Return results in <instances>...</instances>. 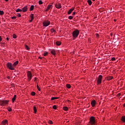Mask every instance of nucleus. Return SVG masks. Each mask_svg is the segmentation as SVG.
I'll return each instance as SVG.
<instances>
[{
  "instance_id": "f257e3e1",
  "label": "nucleus",
  "mask_w": 125,
  "mask_h": 125,
  "mask_svg": "<svg viewBox=\"0 0 125 125\" xmlns=\"http://www.w3.org/2000/svg\"><path fill=\"white\" fill-rule=\"evenodd\" d=\"M79 35H80V30L78 29L74 30L72 32L73 39L75 40V39H77V38H78V37L79 36Z\"/></svg>"
},
{
  "instance_id": "f03ea898",
  "label": "nucleus",
  "mask_w": 125,
  "mask_h": 125,
  "mask_svg": "<svg viewBox=\"0 0 125 125\" xmlns=\"http://www.w3.org/2000/svg\"><path fill=\"white\" fill-rule=\"evenodd\" d=\"M9 102V100H0V105L2 106H6L8 104Z\"/></svg>"
},
{
  "instance_id": "7ed1b4c3",
  "label": "nucleus",
  "mask_w": 125,
  "mask_h": 125,
  "mask_svg": "<svg viewBox=\"0 0 125 125\" xmlns=\"http://www.w3.org/2000/svg\"><path fill=\"white\" fill-rule=\"evenodd\" d=\"M89 124L91 125H95V124H96V121L95 120V117L92 116L90 118Z\"/></svg>"
},
{
  "instance_id": "20e7f679",
  "label": "nucleus",
  "mask_w": 125,
  "mask_h": 125,
  "mask_svg": "<svg viewBox=\"0 0 125 125\" xmlns=\"http://www.w3.org/2000/svg\"><path fill=\"white\" fill-rule=\"evenodd\" d=\"M27 78H28L27 80H28V82H30V81H31V80H32V78L33 77L32 72H31V71H27Z\"/></svg>"
},
{
  "instance_id": "39448f33",
  "label": "nucleus",
  "mask_w": 125,
  "mask_h": 125,
  "mask_svg": "<svg viewBox=\"0 0 125 125\" xmlns=\"http://www.w3.org/2000/svg\"><path fill=\"white\" fill-rule=\"evenodd\" d=\"M102 78H103V77L101 75L98 76L97 81V84H101V83H102Z\"/></svg>"
},
{
  "instance_id": "423d86ee",
  "label": "nucleus",
  "mask_w": 125,
  "mask_h": 125,
  "mask_svg": "<svg viewBox=\"0 0 125 125\" xmlns=\"http://www.w3.org/2000/svg\"><path fill=\"white\" fill-rule=\"evenodd\" d=\"M6 66L9 70H11L12 71H13L14 70V67L13 66V65H12V64L10 62H8L6 64Z\"/></svg>"
},
{
  "instance_id": "0eeeda50",
  "label": "nucleus",
  "mask_w": 125,
  "mask_h": 125,
  "mask_svg": "<svg viewBox=\"0 0 125 125\" xmlns=\"http://www.w3.org/2000/svg\"><path fill=\"white\" fill-rule=\"evenodd\" d=\"M50 25V21L48 20L44 21L43 22V26L44 27H47V26H49Z\"/></svg>"
},
{
  "instance_id": "6e6552de",
  "label": "nucleus",
  "mask_w": 125,
  "mask_h": 125,
  "mask_svg": "<svg viewBox=\"0 0 125 125\" xmlns=\"http://www.w3.org/2000/svg\"><path fill=\"white\" fill-rule=\"evenodd\" d=\"M55 7L57 8V9H60V8H62V6L60 3H57L55 4Z\"/></svg>"
},
{
  "instance_id": "1a4fd4ad",
  "label": "nucleus",
  "mask_w": 125,
  "mask_h": 125,
  "mask_svg": "<svg viewBox=\"0 0 125 125\" xmlns=\"http://www.w3.org/2000/svg\"><path fill=\"white\" fill-rule=\"evenodd\" d=\"M91 104L92 107H95V105L96 104V101L95 100H93L91 102Z\"/></svg>"
},
{
  "instance_id": "9d476101",
  "label": "nucleus",
  "mask_w": 125,
  "mask_h": 125,
  "mask_svg": "<svg viewBox=\"0 0 125 125\" xmlns=\"http://www.w3.org/2000/svg\"><path fill=\"white\" fill-rule=\"evenodd\" d=\"M22 11L23 12H27L28 11V6H25L24 7H23L22 8Z\"/></svg>"
},
{
  "instance_id": "9b49d317",
  "label": "nucleus",
  "mask_w": 125,
  "mask_h": 125,
  "mask_svg": "<svg viewBox=\"0 0 125 125\" xmlns=\"http://www.w3.org/2000/svg\"><path fill=\"white\" fill-rule=\"evenodd\" d=\"M50 8H52V5H48L45 10V11H48Z\"/></svg>"
},
{
  "instance_id": "f8f14e48",
  "label": "nucleus",
  "mask_w": 125,
  "mask_h": 125,
  "mask_svg": "<svg viewBox=\"0 0 125 125\" xmlns=\"http://www.w3.org/2000/svg\"><path fill=\"white\" fill-rule=\"evenodd\" d=\"M74 10H75V8H73L69 9V10L68 12V14H69V15L71 14L72 13V12H73V11H74Z\"/></svg>"
},
{
  "instance_id": "ddd939ff",
  "label": "nucleus",
  "mask_w": 125,
  "mask_h": 125,
  "mask_svg": "<svg viewBox=\"0 0 125 125\" xmlns=\"http://www.w3.org/2000/svg\"><path fill=\"white\" fill-rule=\"evenodd\" d=\"M19 63V62L18 61H17L16 62H15L13 64L14 68V67H16V66H17V65H18Z\"/></svg>"
},
{
  "instance_id": "4468645a",
  "label": "nucleus",
  "mask_w": 125,
  "mask_h": 125,
  "mask_svg": "<svg viewBox=\"0 0 125 125\" xmlns=\"http://www.w3.org/2000/svg\"><path fill=\"white\" fill-rule=\"evenodd\" d=\"M107 81H111V80H113V76H108L106 78Z\"/></svg>"
},
{
  "instance_id": "2eb2a0df",
  "label": "nucleus",
  "mask_w": 125,
  "mask_h": 125,
  "mask_svg": "<svg viewBox=\"0 0 125 125\" xmlns=\"http://www.w3.org/2000/svg\"><path fill=\"white\" fill-rule=\"evenodd\" d=\"M30 18H31V20L30 21V22H32L33 20H34V14H31Z\"/></svg>"
},
{
  "instance_id": "dca6fc26",
  "label": "nucleus",
  "mask_w": 125,
  "mask_h": 125,
  "mask_svg": "<svg viewBox=\"0 0 125 125\" xmlns=\"http://www.w3.org/2000/svg\"><path fill=\"white\" fill-rule=\"evenodd\" d=\"M8 122V121H7V120H5L2 122V125H6V124H7Z\"/></svg>"
},
{
  "instance_id": "f3484780",
  "label": "nucleus",
  "mask_w": 125,
  "mask_h": 125,
  "mask_svg": "<svg viewBox=\"0 0 125 125\" xmlns=\"http://www.w3.org/2000/svg\"><path fill=\"white\" fill-rule=\"evenodd\" d=\"M35 6H34V5H32L30 8V11H33V10H34V8Z\"/></svg>"
},
{
  "instance_id": "a211bd4d",
  "label": "nucleus",
  "mask_w": 125,
  "mask_h": 125,
  "mask_svg": "<svg viewBox=\"0 0 125 125\" xmlns=\"http://www.w3.org/2000/svg\"><path fill=\"white\" fill-rule=\"evenodd\" d=\"M12 102H14V101H15V100H16V95H14L13 98L12 99Z\"/></svg>"
},
{
  "instance_id": "6ab92c4d",
  "label": "nucleus",
  "mask_w": 125,
  "mask_h": 125,
  "mask_svg": "<svg viewBox=\"0 0 125 125\" xmlns=\"http://www.w3.org/2000/svg\"><path fill=\"white\" fill-rule=\"evenodd\" d=\"M59 97H52L51 99V101H53V100H56V99H59Z\"/></svg>"
},
{
  "instance_id": "aec40b11",
  "label": "nucleus",
  "mask_w": 125,
  "mask_h": 125,
  "mask_svg": "<svg viewBox=\"0 0 125 125\" xmlns=\"http://www.w3.org/2000/svg\"><path fill=\"white\" fill-rule=\"evenodd\" d=\"M33 110H34V114H37V107H36V106L33 107Z\"/></svg>"
},
{
  "instance_id": "412c9836",
  "label": "nucleus",
  "mask_w": 125,
  "mask_h": 125,
  "mask_svg": "<svg viewBox=\"0 0 125 125\" xmlns=\"http://www.w3.org/2000/svg\"><path fill=\"white\" fill-rule=\"evenodd\" d=\"M51 53L53 55H55V54H56V53H55V50H53L51 51Z\"/></svg>"
},
{
  "instance_id": "4be33fe9",
  "label": "nucleus",
  "mask_w": 125,
  "mask_h": 125,
  "mask_svg": "<svg viewBox=\"0 0 125 125\" xmlns=\"http://www.w3.org/2000/svg\"><path fill=\"white\" fill-rule=\"evenodd\" d=\"M87 2H88L89 5H91V4H92V2L91 1V0H88Z\"/></svg>"
},
{
  "instance_id": "5701e85b",
  "label": "nucleus",
  "mask_w": 125,
  "mask_h": 125,
  "mask_svg": "<svg viewBox=\"0 0 125 125\" xmlns=\"http://www.w3.org/2000/svg\"><path fill=\"white\" fill-rule=\"evenodd\" d=\"M57 45H61V42H59V41H57L56 42Z\"/></svg>"
},
{
  "instance_id": "b1692460",
  "label": "nucleus",
  "mask_w": 125,
  "mask_h": 125,
  "mask_svg": "<svg viewBox=\"0 0 125 125\" xmlns=\"http://www.w3.org/2000/svg\"><path fill=\"white\" fill-rule=\"evenodd\" d=\"M121 120L123 123H125V116H122Z\"/></svg>"
},
{
  "instance_id": "393cba45",
  "label": "nucleus",
  "mask_w": 125,
  "mask_h": 125,
  "mask_svg": "<svg viewBox=\"0 0 125 125\" xmlns=\"http://www.w3.org/2000/svg\"><path fill=\"white\" fill-rule=\"evenodd\" d=\"M16 12H22V10L21 9H17L16 10Z\"/></svg>"
},
{
  "instance_id": "a878e982",
  "label": "nucleus",
  "mask_w": 125,
  "mask_h": 125,
  "mask_svg": "<svg viewBox=\"0 0 125 125\" xmlns=\"http://www.w3.org/2000/svg\"><path fill=\"white\" fill-rule=\"evenodd\" d=\"M63 110H64V111H68V107L67 106L63 107Z\"/></svg>"
},
{
  "instance_id": "bb28decb",
  "label": "nucleus",
  "mask_w": 125,
  "mask_h": 125,
  "mask_svg": "<svg viewBox=\"0 0 125 125\" xmlns=\"http://www.w3.org/2000/svg\"><path fill=\"white\" fill-rule=\"evenodd\" d=\"M48 123L49 125H53V122L51 120H49Z\"/></svg>"
},
{
  "instance_id": "cd10ccee",
  "label": "nucleus",
  "mask_w": 125,
  "mask_h": 125,
  "mask_svg": "<svg viewBox=\"0 0 125 125\" xmlns=\"http://www.w3.org/2000/svg\"><path fill=\"white\" fill-rule=\"evenodd\" d=\"M25 49H27V50H30V48L29 47L28 45H25Z\"/></svg>"
},
{
  "instance_id": "c85d7f7f",
  "label": "nucleus",
  "mask_w": 125,
  "mask_h": 125,
  "mask_svg": "<svg viewBox=\"0 0 125 125\" xmlns=\"http://www.w3.org/2000/svg\"><path fill=\"white\" fill-rule=\"evenodd\" d=\"M3 14H4V12L2 10H0V15H3Z\"/></svg>"
},
{
  "instance_id": "c756f323",
  "label": "nucleus",
  "mask_w": 125,
  "mask_h": 125,
  "mask_svg": "<svg viewBox=\"0 0 125 125\" xmlns=\"http://www.w3.org/2000/svg\"><path fill=\"white\" fill-rule=\"evenodd\" d=\"M66 86L67 88H71V84H67Z\"/></svg>"
},
{
  "instance_id": "7c9ffc66",
  "label": "nucleus",
  "mask_w": 125,
  "mask_h": 125,
  "mask_svg": "<svg viewBox=\"0 0 125 125\" xmlns=\"http://www.w3.org/2000/svg\"><path fill=\"white\" fill-rule=\"evenodd\" d=\"M53 108L54 110H56L57 109V106L56 105L53 106Z\"/></svg>"
},
{
  "instance_id": "2f4dec72",
  "label": "nucleus",
  "mask_w": 125,
  "mask_h": 125,
  "mask_svg": "<svg viewBox=\"0 0 125 125\" xmlns=\"http://www.w3.org/2000/svg\"><path fill=\"white\" fill-rule=\"evenodd\" d=\"M42 3H43V2H42V0H40L39 1V4L42 5Z\"/></svg>"
},
{
  "instance_id": "473e14b6",
  "label": "nucleus",
  "mask_w": 125,
  "mask_h": 125,
  "mask_svg": "<svg viewBox=\"0 0 125 125\" xmlns=\"http://www.w3.org/2000/svg\"><path fill=\"white\" fill-rule=\"evenodd\" d=\"M7 110L8 112H11V111H12V109H11V107H8Z\"/></svg>"
},
{
  "instance_id": "72a5a7b5",
  "label": "nucleus",
  "mask_w": 125,
  "mask_h": 125,
  "mask_svg": "<svg viewBox=\"0 0 125 125\" xmlns=\"http://www.w3.org/2000/svg\"><path fill=\"white\" fill-rule=\"evenodd\" d=\"M51 33H55V29L52 28L51 29Z\"/></svg>"
},
{
  "instance_id": "f704fd0d",
  "label": "nucleus",
  "mask_w": 125,
  "mask_h": 125,
  "mask_svg": "<svg viewBox=\"0 0 125 125\" xmlns=\"http://www.w3.org/2000/svg\"><path fill=\"white\" fill-rule=\"evenodd\" d=\"M31 95H32V96H35L36 95V93L35 92H32Z\"/></svg>"
},
{
  "instance_id": "c9c22d12",
  "label": "nucleus",
  "mask_w": 125,
  "mask_h": 125,
  "mask_svg": "<svg viewBox=\"0 0 125 125\" xmlns=\"http://www.w3.org/2000/svg\"><path fill=\"white\" fill-rule=\"evenodd\" d=\"M73 17L72 16H70L68 17V19H69V20H72V19H73Z\"/></svg>"
},
{
  "instance_id": "e433bc0d",
  "label": "nucleus",
  "mask_w": 125,
  "mask_h": 125,
  "mask_svg": "<svg viewBox=\"0 0 125 125\" xmlns=\"http://www.w3.org/2000/svg\"><path fill=\"white\" fill-rule=\"evenodd\" d=\"M47 54H48V52H45L44 53L43 56H46V55H47Z\"/></svg>"
},
{
  "instance_id": "4c0bfd02",
  "label": "nucleus",
  "mask_w": 125,
  "mask_h": 125,
  "mask_svg": "<svg viewBox=\"0 0 125 125\" xmlns=\"http://www.w3.org/2000/svg\"><path fill=\"white\" fill-rule=\"evenodd\" d=\"M13 39H16V38H17V36L16 35V34H13Z\"/></svg>"
},
{
  "instance_id": "58836bf2",
  "label": "nucleus",
  "mask_w": 125,
  "mask_h": 125,
  "mask_svg": "<svg viewBox=\"0 0 125 125\" xmlns=\"http://www.w3.org/2000/svg\"><path fill=\"white\" fill-rule=\"evenodd\" d=\"M37 87L39 91H41V88L39 86V85H37Z\"/></svg>"
},
{
  "instance_id": "ea45409f",
  "label": "nucleus",
  "mask_w": 125,
  "mask_h": 125,
  "mask_svg": "<svg viewBox=\"0 0 125 125\" xmlns=\"http://www.w3.org/2000/svg\"><path fill=\"white\" fill-rule=\"evenodd\" d=\"M16 18H17V17H15V16H13L11 18V19H13V20H15L16 19Z\"/></svg>"
},
{
  "instance_id": "a19ab883",
  "label": "nucleus",
  "mask_w": 125,
  "mask_h": 125,
  "mask_svg": "<svg viewBox=\"0 0 125 125\" xmlns=\"http://www.w3.org/2000/svg\"><path fill=\"white\" fill-rule=\"evenodd\" d=\"M115 60H116V58L115 57L111 58V61H115Z\"/></svg>"
},
{
  "instance_id": "79ce46f5",
  "label": "nucleus",
  "mask_w": 125,
  "mask_h": 125,
  "mask_svg": "<svg viewBox=\"0 0 125 125\" xmlns=\"http://www.w3.org/2000/svg\"><path fill=\"white\" fill-rule=\"evenodd\" d=\"M17 16L18 17H21V14H20V13H18Z\"/></svg>"
},
{
  "instance_id": "37998d69",
  "label": "nucleus",
  "mask_w": 125,
  "mask_h": 125,
  "mask_svg": "<svg viewBox=\"0 0 125 125\" xmlns=\"http://www.w3.org/2000/svg\"><path fill=\"white\" fill-rule=\"evenodd\" d=\"M96 36L97 38H99V34H98V33H96Z\"/></svg>"
},
{
  "instance_id": "c03bdc74",
  "label": "nucleus",
  "mask_w": 125,
  "mask_h": 125,
  "mask_svg": "<svg viewBox=\"0 0 125 125\" xmlns=\"http://www.w3.org/2000/svg\"><path fill=\"white\" fill-rule=\"evenodd\" d=\"M2 41V38H1V36H0V42Z\"/></svg>"
},
{
  "instance_id": "a18cd8bd",
  "label": "nucleus",
  "mask_w": 125,
  "mask_h": 125,
  "mask_svg": "<svg viewBox=\"0 0 125 125\" xmlns=\"http://www.w3.org/2000/svg\"><path fill=\"white\" fill-rule=\"evenodd\" d=\"M0 43L1 44H2V45H4V44H5V42H1Z\"/></svg>"
},
{
  "instance_id": "49530a36",
  "label": "nucleus",
  "mask_w": 125,
  "mask_h": 125,
  "mask_svg": "<svg viewBox=\"0 0 125 125\" xmlns=\"http://www.w3.org/2000/svg\"><path fill=\"white\" fill-rule=\"evenodd\" d=\"M37 77H35V78H34V82L37 81Z\"/></svg>"
},
{
  "instance_id": "de8ad7c7",
  "label": "nucleus",
  "mask_w": 125,
  "mask_h": 125,
  "mask_svg": "<svg viewBox=\"0 0 125 125\" xmlns=\"http://www.w3.org/2000/svg\"><path fill=\"white\" fill-rule=\"evenodd\" d=\"M76 14V12H74L73 13H72V15H75Z\"/></svg>"
},
{
  "instance_id": "09e8293b",
  "label": "nucleus",
  "mask_w": 125,
  "mask_h": 125,
  "mask_svg": "<svg viewBox=\"0 0 125 125\" xmlns=\"http://www.w3.org/2000/svg\"><path fill=\"white\" fill-rule=\"evenodd\" d=\"M6 40H7V41H9V38H8V37H7V38H6Z\"/></svg>"
},
{
  "instance_id": "8fccbe9b",
  "label": "nucleus",
  "mask_w": 125,
  "mask_h": 125,
  "mask_svg": "<svg viewBox=\"0 0 125 125\" xmlns=\"http://www.w3.org/2000/svg\"><path fill=\"white\" fill-rule=\"evenodd\" d=\"M39 59H42V58L41 57H39Z\"/></svg>"
},
{
  "instance_id": "3c124183",
  "label": "nucleus",
  "mask_w": 125,
  "mask_h": 125,
  "mask_svg": "<svg viewBox=\"0 0 125 125\" xmlns=\"http://www.w3.org/2000/svg\"><path fill=\"white\" fill-rule=\"evenodd\" d=\"M114 21L115 22H116V21H117V20L114 19Z\"/></svg>"
},
{
  "instance_id": "603ef678",
  "label": "nucleus",
  "mask_w": 125,
  "mask_h": 125,
  "mask_svg": "<svg viewBox=\"0 0 125 125\" xmlns=\"http://www.w3.org/2000/svg\"><path fill=\"white\" fill-rule=\"evenodd\" d=\"M5 1H8L9 0H5Z\"/></svg>"
},
{
  "instance_id": "864d4df0",
  "label": "nucleus",
  "mask_w": 125,
  "mask_h": 125,
  "mask_svg": "<svg viewBox=\"0 0 125 125\" xmlns=\"http://www.w3.org/2000/svg\"><path fill=\"white\" fill-rule=\"evenodd\" d=\"M124 106L125 107V103L124 104Z\"/></svg>"
},
{
  "instance_id": "5fc2aeb1",
  "label": "nucleus",
  "mask_w": 125,
  "mask_h": 125,
  "mask_svg": "<svg viewBox=\"0 0 125 125\" xmlns=\"http://www.w3.org/2000/svg\"><path fill=\"white\" fill-rule=\"evenodd\" d=\"M93 0V1H95V0Z\"/></svg>"
},
{
  "instance_id": "6e6d98bb",
  "label": "nucleus",
  "mask_w": 125,
  "mask_h": 125,
  "mask_svg": "<svg viewBox=\"0 0 125 125\" xmlns=\"http://www.w3.org/2000/svg\"><path fill=\"white\" fill-rule=\"evenodd\" d=\"M8 79H9V77H8Z\"/></svg>"
},
{
  "instance_id": "4d7b16f0",
  "label": "nucleus",
  "mask_w": 125,
  "mask_h": 125,
  "mask_svg": "<svg viewBox=\"0 0 125 125\" xmlns=\"http://www.w3.org/2000/svg\"><path fill=\"white\" fill-rule=\"evenodd\" d=\"M1 22L0 21V24Z\"/></svg>"
}]
</instances>
